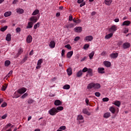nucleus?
<instances>
[{
	"label": "nucleus",
	"mask_w": 131,
	"mask_h": 131,
	"mask_svg": "<svg viewBox=\"0 0 131 131\" xmlns=\"http://www.w3.org/2000/svg\"><path fill=\"white\" fill-rule=\"evenodd\" d=\"M101 88V85L100 84V83H95L94 84V89H95V90H98L99 89H100Z\"/></svg>",
	"instance_id": "obj_20"
},
{
	"label": "nucleus",
	"mask_w": 131,
	"mask_h": 131,
	"mask_svg": "<svg viewBox=\"0 0 131 131\" xmlns=\"http://www.w3.org/2000/svg\"><path fill=\"white\" fill-rule=\"evenodd\" d=\"M73 21L74 22V23H80V22H81L80 19L75 20V19H73Z\"/></svg>",
	"instance_id": "obj_47"
},
{
	"label": "nucleus",
	"mask_w": 131,
	"mask_h": 131,
	"mask_svg": "<svg viewBox=\"0 0 131 131\" xmlns=\"http://www.w3.org/2000/svg\"><path fill=\"white\" fill-rule=\"evenodd\" d=\"M116 30H117V27L115 25H113L108 29V32L113 34Z\"/></svg>",
	"instance_id": "obj_3"
},
{
	"label": "nucleus",
	"mask_w": 131,
	"mask_h": 131,
	"mask_svg": "<svg viewBox=\"0 0 131 131\" xmlns=\"http://www.w3.org/2000/svg\"><path fill=\"white\" fill-rule=\"evenodd\" d=\"M39 19V15L37 16H32L30 18L29 20L31 22H32L33 24H34V23H36V22H37Z\"/></svg>",
	"instance_id": "obj_2"
},
{
	"label": "nucleus",
	"mask_w": 131,
	"mask_h": 131,
	"mask_svg": "<svg viewBox=\"0 0 131 131\" xmlns=\"http://www.w3.org/2000/svg\"><path fill=\"white\" fill-rule=\"evenodd\" d=\"M88 71V74H89L90 76H93V69H89L88 71Z\"/></svg>",
	"instance_id": "obj_29"
},
{
	"label": "nucleus",
	"mask_w": 131,
	"mask_h": 131,
	"mask_svg": "<svg viewBox=\"0 0 131 131\" xmlns=\"http://www.w3.org/2000/svg\"><path fill=\"white\" fill-rule=\"evenodd\" d=\"M56 46V42L54 41H51L49 43V47L51 49H54Z\"/></svg>",
	"instance_id": "obj_15"
},
{
	"label": "nucleus",
	"mask_w": 131,
	"mask_h": 131,
	"mask_svg": "<svg viewBox=\"0 0 131 131\" xmlns=\"http://www.w3.org/2000/svg\"><path fill=\"white\" fill-rule=\"evenodd\" d=\"M33 23L31 21H29L28 23V25L26 27L27 29H30V28H32L33 27Z\"/></svg>",
	"instance_id": "obj_11"
},
{
	"label": "nucleus",
	"mask_w": 131,
	"mask_h": 131,
	"mask_svg": "<svg viewBox=\"0 0 131 131\" xmlns=\"http://www.w3.org/2000/svg\"><path fill=\"white\" fill-rule=\"evenodd\" d=\"M82 113H83V114H86V115H88V116H90L91 115V113H90L86 108H83L82 110Z\"/></svg>",
	"instance_id": "obj_14"
},
{
	"label": "nucleus",
	"mask_w": 131,
	"mask_h": 131,
	"mask_svg": "<svg viewBox=\"0 0 131 131\" xmlns=\"http://www.w3.org/2000/svg\"><path fill=\"white\" fill-rule=\"evenodd\" d=\"M39 13V10L38 9H36L32 14L33 16H35L36 15H37Z\"/></svg>",
	"instance_id": "obj_31"
},
{
	"label": "nucleus",
	"mask_w": 131,
	"mask_h": 131,
	"mask_svg": "<svg viewBox=\"0 0 131 131\" xmlns=\"http://www.w3.org/2000/svg\"><path fill=\"white\" fill-rule=\"evenodd\" d=\"M94 83H90L88 84V85L87 86V89L88 90H92V89H93V88H94Z\"/></svg>",
	"instance_id": "obj_22"
},
{
	"label": "nucleus",
	"mask_w": 131,
	"mask_h": 131,
	"mask_svg": "<svg viewBox=\"0 0 131 131\" xmlns=\"http://www.w3.org/2000/svg\"><path fill=\"white\" fill-rule=\"evenodd\" d=\"M129 24H130V21L129 20H126L123 23L122 25L123 26H128Z\"/></svg>",
	"instance_id": "obj_24"
},
{
	"label": "nucleus",
	"mask_w": 131,
	"mask_h": 131,
	"mask_svg": "<svg viewBox=\"0 0 131 131\" xmlns=\"http://www.w3.org/2000/svg\"><path fill=\"white\" fill-rule=\"evenodd\" d=\"M61 56L63 57V56H65V50H62L61 51Z\"/></svg>",
	"instance_id": "obj_61"
},
{
	"label": "nucleus",
	"mask_w": 131,
	"mask_h": 131,
	"mask_svg": "<svg viewBox=\"0 0 131 131\" xmlns=\"http://www.w3.org/2000/svg\"><path fill=\"white\" fill-rule=\"evenodd\" d=\"M39 25H40V23L38 22L36 24L34 25V29H37L38 27H39Z\"/></svg>",
	"instance_id": "obj_33"
},
{
	"label": "nucleus",
	"mask_w": 131,
	"mask_h": 131,
	"mask_svg": "<svg viewBox=\"0 0 131 131\" xmlns=\"http://www.w3.org/2000/svg\"><path fill=\"white\" fill-rule=\"evenodd\" d=\"M80 39V37L77 36L75 38L74 40L75 41H77L78 40H79Z\"/></svg>",
	"instance_id": "obj_57"
},
{
	"label": "nucleus",
	"mask_w": 131,
	"mask_h": 131,
	"mask_svg": "<svg viewBox=\"0 0 131 131\" xmlns=\"http://www.w3.org/2000/svg\"><path fill=\"white\" fill-rule=\"evenodd\" d=\"M13 74V71H10L9 73L7 75V77H10Z\"/></svg>",
	"instance_id": "obj_44"
},
{
	"label": "nucleus",
	"mask_w": 131,
	"mask_h": 131,
	"mask_svg": "<svg viewBox=\"0 0 131 131\" xmlns=\"http://www.w3.org/2000/svg\"><path fill=\"white\" fill-rule=\"evenodd\" d=\"M74 31L75 32H81L82 31V28L81 27H76L74 29Z\"/></svg>",
	"instance_id": "obj_13"
},
{
	"label": "nucleus",
	"mask_w": 131,
	"mask_h": 131,
	"mask_svg": "<svg viewBox=\"0 0 131 131\" xmlns=\"http://www.w3.org/2000/svg\"><path fill=\"white\" fill-rule=\"evenodd\" d=\"M18 93L20 94V95H22V94H24L26 92V88H23L18 90H17Z\"/></svg>",
	"instance_id": "obj_10"
},
{
	"label": "nucleus",
	"mask_w": 131,
	"mask_h": 131,
	"mask_svg": "<svg viewBox=\"0 0 131 131\" xmlns=\"http://www.w3.org/2000/svg\"><path fill=\"white\" fill-rule=\"evenodd\" d=\"M77 120H83V116L81 115H79L77 116Z\"/></svg>",
	"instance_id": "obj_40"
},
{
	"label": "nucleus",
	"mask_w": 131,
	"mask_h": 131,
	"mask_svg": "<svg viewBox=\"0 0 131 131\" xmlns=\"http://www.w3.org/2000/svg\"><path fill=\"white\" fill-rule=\"evenodd\" d=\"M94 39V37L92 35L86 36L84 38V41H86V42H89L90 41H92Z\"/></svg>",
	"instance_id": "obj_4"
},
{
	"label": "nucleus",
	"mask_w": 131,
	"mask_h": 131,
	"mask_svg": "<svg viewBox=\"0 0 131 131\" xmlns=\"http://www.w3.org/2000/svg\"><path fill=\"white\" fill-rule=\"evenodd\" d=\"M42 63V59H40L37 61V64L38 65H41V66Z\"/></svg>",
	"instance_id": "obj_45"
},
{
	"label": "nucleus",
	"mask_w": 131,
	"mask_h": 131,
	"mask_svg": "<svg viewBox=\"0 0 131 131\" xmlns=\"http://www.w3.org/2000/svg\"><path fill=\"white\" fill-rule=\"evenodd\" d=\"M95 55V52L93 51L89 54V57L90 60H92L93 59V57H94V55Z\"/></svg>",
	"instance_id": "obj_36"
},
{
	"label": "nucleus",
	"mask_w": 131,
	"mask_h": 131,
	"mask_svg": "<svg viewBox=\"0 0 131 131\" xmlns=\"http://www.w3.org/2000/svg\"><path fill=\"white\" fill-rule=\"evenodd\" d=\"M103 64L105 67L109 68V67H111V62L108 61H103Z\"/></svg>",
	"instance_id": "obj_6"
},
{
	"label": "nucleus",
	"mask_w": 131,
	"mask_h": 131,
	"mask_svg": "<svg viewBox=\"0 0 131 131\" xmlns=\"http://www.w3.org/2000/svg\"><path fill=\"white\" fill-rule=\"evenodd\" d=\"M22 53H23V49L21 48H20L18 50V52H17L16 55L15 56V57L17 58V57H19V56H20V55H21V54H22Z\"/></svg>",
	"instance_id": "obj_17"
},
{
	"label": "nucleus",
	"mask_w": 131,
	"mask_h": 131,
	"mask_svg": "<svg viewBox=\"0 0 131 131\" xmlns=\"http://www.w3.org/2000/svg\"><path fill=\"white\" fill-rule=\"evenodd\" d=\"M83 2H84L83 0H78L77 1L78 4H81V3H83Z\"/></svg>",
	"instance_id": "obj_64"
},
{
	"label": "nucleus",
	"mask_w": 131,
	"mask_h": 131,
	"mask_svg": "<svg viewBox=\"0 0 131 131\" xmlns=\"http://www.w3.org/2000/svg\"><path fill=\"white\" fill-rule=\"evenodd\" d=\"M82 75V71H79L77 73V77H80Z\"/></svg>",
	"instance_id": "obj_41"
},
{
	"label": "nucleus",
	"mask_w": 131,
	"mask_h": 131,
	"mask_svg": "<svg viewBox=\"0 0 131 131\" xmlns=\"http://www.w3.org/2000/svg\"><path fill=\"white\" fill-rule=\"evenodd\" d=\"M89 70V69H88V68H84L82 69V72H86V71H88Z\"/></svg>",
	"instance_id": "obj_55"
},
{
	"label": "nucleus",
	"mask_w": 131,
	"mask_h": 131,
	"mask_svg": "<svg viewBox=\"0 0 131 131\" xmlns=\"http://www.w3.org/2000/svg\"><path fill=\"white\" fill-rule=\"evenodd\" d=\"M85 102L86 103V106H89L90 105V100L88 99V98H86Z\"/></svg>",
	"instance_id": "obj_49"
},
{
	"label": "nucleus",
	"mask_w": 131,
	"mask_h": 131,
	"mask_svg": "<svg viewBox=\"0 0 131 131\" xmlns=\"http://www.w3.org/2000/svg\"><path fill=\"white\" fill-rule=\"evenodd\" d=\"M73 55V51H70L67 53V57L70 58Z\"/></svg>",
	"instance_id": "obj_27"
},
{
	"label": "nucleus",
	"mask_w": 131,
	"mask_h": 131,
	"mask_svg": "<svg viewBox=\"0 0 131 131\" xmlns=\"http://www.w3.org/2000/svg\"><path fill=\"white\" fill-rule=\"evenodd\" d=\"M58 112H59V111H58L57 109H56V107H53L49 111L48 113L50 114V115H52V116H54V115H56V114H57Z\"/></svg>",
	"instance_id": "obj_1"
},
{
	"label": "nucleus",
	"mask_w": 131,
	"mask_h": 131,
	"mask_svg": "<svg viewBox=\"0 0 131 131\" xmlns=\"http://www.w3.org/2000/svg\"><path fill=\"white\" fill-rule=\"evenodd\" d=\"M86 59H88V57L85 56L83 58L81 59V62H83V61H86Z\"/></svg>",
	"instance_id": "obj_58"
},
{
	"label": "nucleus",
	"mask_w": 131,
	"mask_h": 131,
	"mask_svg": "<svg viewBox=\"0 0 131 131\" xmlns=\"http://www.w3.org/2000/svg\"><path fill=\"white\" fill-rule=\"evenodd\" d=\"M110 111H111V112L112 113H113V114H114V113H115V111H116L115 108H114L113 106H111L110 108Z\"/></svg>",
	"instance_id": "obj_30"
},
{
	"label": "nucleus",
	"mask_w": 131,
	"mask_h": 131,
	"mask_svg": "<svg viewBox=\"0 0 131 131\" xmlns=\"http://www.w3.org/2000/svg\"><path fill=\"white\" fill-rule=\"evenodd\" d=\"M123 49L126 50V49H128V48L130 47V43L128 42H125L122 45Z\"/></svg>",
	"instance_id": "obj_5"
},
{
	"label": "nucleus",
	"mask_w": 131,
	"mask_h": 131,
	"mask_svg": "<svg viewBox=\"0 0 131 131\" xmlns=\"http://www.w3.org/2000/svg\"><path fill=\"white\" fill-rule=\"evenodd\" d=\"M64 48H66V49H68V50H71V46L69 44L66 45Z\"/></svg>",
	"instance_id": "obj_46"
},
{
	"label": "nucleus",
	"mask_w": 131,
	"mask_h": 131,
	"mask_svg": "<svg viewBox=\"0 0 131 131\" xmlns=\"http://www.w3.org/2000/svg\"><path fill=\"white\" fill-rule=\"evenodd\" d=\"M33 102H34V101L31 99H29L28 100V103L29 104H32V103H33Z\"/></svg>",
	"instance_id": "obj_50"
},
{
	"label": "nucleus",
	"mask_w": 131,
	"mask_h": 131,
	"mask_svg": "<svg viewBox=\"0 0 131 131\" xmlns=\"http://www.w3.org/2000/svg\"><path fill=\"white\" fill-rule=\"evenodd\" d=\"M16 31L17 33H19V32H20V31H21V28H17L16 29Z\"/></svg>",
	"instance_id": "obj_59"
},
{
	"label": "nucleus",
	"mask_w": 131,
	"mask_h": 131,
	"mask_svg": "<svg viewBox=\"0 0 131 131\" xmlns=\"http://www.w3.org/2000/svg\"><path fill=\"white\" fill-rule=\"evenodd\" d=\"M7 87H8V85H7V84H5L4 85L2 86L1 91H3L4 92H5V91H6V90H7Z\"/></svg>",
	"instance_id": "obj_38"
},
{
	"label": "nucleus",
	"mask_w": 131,
	"mask_h": 131,
	"mask_svg": "<svg viewBox=\"0 0 131 131\" xmlns=\"http://www.w3.org/2000/svg\"><path fill=\"white\" fill-rule=\"evenodd\" d=\"M113 104L114 105H115V106H117V107H120V105H121V103L120 102V101H119L118 100H116L115 101H114L113 102Z\"/></svg>",
	"instance_id": "obj_16"
},
{
	"label": "nucleus",
	"mask_w": 131,
	"mask_h": 131,
	"mask_svg": "<svg viewBox=\"0 0 131 131\" xmlns=\"http://www.w3.org/2000/svg\"><path fill=\"white\" fill-rule=\"evenodd\" d=\"M9 127H14V125H12L11 123H8L5 126V129L9 128Z\"/></svg>",
	"instance_id": "obj_32"
},
{
	"label": "nucleus",
	"mask_w": 131,
	"mask_h": 131,
	"mask_svg": "<svg viewBox=\"0 0 131 131\" xmlns=\"http://www.w3.org/2000/svg\"><path fill=\"white\" fill-rule=\"evenodd\" d=\"M54 105L55 106H60L62 105V101H60V100H56L54 101Z\"/></svg>",
	"instance_id": "obj_12"
},
{
	"label": "nucleus",
	"mask_w": 131,
	"mask_h": 131,
	"mask_svg": "<svg viewBox=\"0 0 131 131\" xmlns=\"http://www.w3.org/2000/svg\"><path fill=\"white\" fill-rule=\"evenodd\" d=\"M27 96H28V94H27V93L24 94L23 95H22L21 99H25V98H26V97H27Z\"/></svg>",
	"instance_id": "obj_52"
},
{
	"label": "nucleus",
	"mask_w": 131,
	"mask_h": 131,
	"mask_svg": "<svg viewBox=\"0 0 131 131\" xmlns=\"http://www.w3.org/2000/svg\"><path fill=\"white\" fill-rule=\"evenodd\" d=\"M19 97H20V95H19V92H15L14 94V98H19Z\"/></svg>",
	"instance_id": "obj_37"
},
{
	"label": "nucleus",
	"mask_w": 131,
	"mask_h": 131,
	"mask_svg": "<svg viewBox=\"0 0 131 131\" xmlns=\"http://www.w3.org/2000/svg\"><path fill=\"white\" fill-rule=\"evenodd\" d=\"M7 117H8V114H6L4 115L2 117V119H6Z\"/></svg>",
	"instance_id": "obj_53"
},
{
	"label": "nucleus",
	"mask_w": 131,
	"mask_h": 131,
	"mask_svg": "<svg viewBox=\"0 0 131 131\" xmlns=\"http://www.w3.org/2000/svg\"><path fill=\"white\" fill-rule=\"evenodd\" d=\"M11 39H12V36L11 34L9 33L6 36V40L7 41H11Z\"/></svg>",
	"instance_id": "obj_18"
},
{
	"label": "nucleus",
	"mask_w": 131,
	"mask_h": 131,
	"mask_svg": "<svg viewBox=\"0 0 131 131\" xmlns=\"http://www.w3.org/2000/svg\"><path fill=\"white\" fill-rule=\"evenodd\" d=\"M112 36H113V33H111L106 35L105 36V39H109L110 38H111V37H112Z\"/></svg>",
	"instance_id": "obj_23"
},
{
	"label": "nucleus",
	"mask_w": 131,
	"mask_h": 131,
	"mask_svg": "<svg viewBox=\"0 0 131 131\" xmlns=\"http://www.w3.org/2000/svg\"><path fill=\"white\" fill-rule=\"evenodd\" d=\"M110 116H111V114L109 112L105 113L103 115L104 118H109Z\"/></svg>",
	"instance_id": "obj_21"
},
{
	"label": "nucleus",
	"mask_w": 131,
	"mask_h": 131,
	"mask_svg": "<svg viewBox=\"0 0 131 131\" xmlns=\"http://www.w3.org/2000/svg\"><path fill=\"white\" fill-rule=\"evenodd\" d=\"M102 101L103 102H108V101H109V98L107 97L103 98Z\"/></svg>",
	"instance_id": "obj_51"
},
{
	"label": "nucleus",
	"mask_w": 131,
	"mask_h": 131,
	"mask_svg": "<svg viewBox=\"0 0 131 131\" xmlns=\"http://www.w3.org/2000/svg\"><path fill=\"white\" fill-rule=\"evenodd\" d=\"M67 72L68 73V75H69V76H70L71 75H72V69L71 68H69L67 70Z\"/></svg>",
	"instance_id": "obj_19"
},
{
	"label": "nucleus",
	"mask_w": 131,
	"mask_h": 131,
	"mask_svg": "<svg viewBox=\"0 0 131 131\" xmlns=\"http://www.w3.org/2000/svg\"><path fill=\"white\" fill-rule=\"evenodd\" d=\"M97 70L98 73H101V74L105 73V69L104 68H98Z\"/></svg>",
	"instance_id": "obj_9"
},
{
	"label": "nucleus",
	"mask_w": 131,
	"mask_h": 131,
	"mask_svg": "<svg viewBox=\"0 0 131 131\" xmlns=\"http://www.w3.org/2000/svg\"><path fill=\"white\" fill-rule=\"evenodd\" d=\"M90 48V45L89 44H85L83 47L84 50H88Z\"/></svg>",
	"instance_id": "obj_43"
},
{
	"label": "nucleus",
	"mask_w": 131,
	"mask_h": 131,
	"mask_svg": "<svg viewBox=\"0 0 131 131\" xmlns=\"http://www.w3.org/2000/svg\"><path fill=\"white\" fill-rule=\"evenodd\" d=\"M56 110L57 111H62V110H63L64 107H63V106H58L57 108H56Z\"/></svg>",
	"instance_id": "obj_42"
},
{
	"label": "nucleus",
	"mask_w": 131,
	"mask_h": 131,
	"mask_svg": "<svg viewBox=\"0 0 131 131\" xmlns=\"http://www.w3.org/2000/svg\"><path fill=\"white\" fill-rule=\"evenodd\" d=\"M69 21H72L73 20V17H72V15L69 16Z\"/></svg>",
	"instance_id": "obj_63"
},
{
	"label": "nucleus",
	"mask_w": 131,
	"mask_h": 131,
	"mask_svg": "<svg viewBox=\"0 0 131 131\" xmlns=\"http://www.w3.org/2000/svg\"><path fill=\"white\" fill-rule=\"evenodd\" d=\"M83 6H85V2H83L82 3H80V7L81 8L82 7H83Z\"/></svg>",
	"instance_id": "obj_62"
},
{
	"label": "nucleus",
	"mask_w": 131,
	"mask_h": 131,
	"mask_svg": "<svg viewBox=\"0 0 131 131\" xmlns=\"http://www.w3.org/2000/svg\"><path fill=\"white\" fill-rule=\"evenodd\" d=\"M11 64V61L10 60H6L5 62V66L8 67Z\"/></svg>",
	"instance_id": "obj_34"
},
{
	"label": "nucleus",
	"mask_w": 131,
	"mask_h": 131,
	"mask_svg": "<svg viewBox=\"0 0 131 131\" xmlns=\"http://www.w3.org/2000/svg\"><path fill=\"white\" fill-rule=\"evenodd\" d=\"M67 28H71V27H73V24H71L69 26H66Z\"/></svg>",
	"instance_id": "obj_60"
},
{
	"label": "nucleus",
	"mask_w": 131,
	"mask_h": 131,
	"mask_svg": "<svg viewBox=\"0 0 131 131\" xmlns=\"http://www.w3.org/2000/svg\"><path fill=\"white\" fill-rule=\"evenodd\" d=\"M16 12L18 13V14H23V13H24V10H23V9H21V8H18L16 9Z\"/></svg>",
	"instance_id": "obj_28"
},
{
	"label": "nucleus",
	"mask_w": 131,
	"mask_h": 131,
	"mask_svg": "<svg viewBox=\"0 0 131 131\" xmlns=\"http://www.w3.org/2000/svg\"><path fill=\"white\" fill-rule=\"evenodd\" d=\"M59 129L61 130H65L66 129V126H61L59 127Z\"/></svg>",
	"instance_id": "obj_48"
},
{
	"label": "nucleus",
	"mask_w": 131,
	"mask_h": 131,
	"mask_svg": "<svg viewBox=\"0 0 131 131\" xmlns=\"http://www.w3.org/2000/svg\"><path fill=\"white\" fill-rule=\"evenodd\" d=\"M104 3L107 6H110L112 3V0H105Z\"/></svg>",
	"instance_id": "obj_26"
},
{
	"label": "nucleus",
	"mask_w": 131,
	"mask_h": 131,
	"mask_svg": "<svg viewBox=\"0 0 131 131\" xmlns=\"http://www.w3.org/2000/svg\"><path fill=\"white\" fill-rule=\"evenodd\" d=\"M95 95L96 96V97H100V96H101V94L99 92H96L95 93Z\"/></svg>",
	"instance_id": "obj_56"
},
{
	"label": "nucleus",
	"mask_w": 131,
	"mask_h": 131,
	"mask_svg": "<svg viewBox=\"0 0 131 131\" xmlns=\"http://www.w3.org/2000/svg\"><path fill=\"white\" fill-rule=\"evenodd\" d=\"M110 57L112 59H116V58H117V57H118V54L117 53H112L110 55Z\"/></svg>",
	"instance_id": "obj_8"
},
{
	"label": "nucleus",
	"mask_w": 131,
	"mask_h": 131,
	"mask_svg": "<svg viewBox=\"0 0 131 131\" xmlns=\"http://www.w3.org/2000/svg\"><path fill=\"white\" fill-rule=\"evenodd\" d=\"M12 15V12L11 11H7L4 13V16L5 17H10Z\"/></svg>",
	"instance_id": "obj_25"
},
{
	"label": "nucleus",
	"mask_w": 131,
	"mask_h": 131,
	"mask_svg": "<svg viewBox=\"0 0 131 131\" xmlns=\"http://www.w3.org/2000/svg\"><path fill=\"white\" fill-rule=\"evenodd\" d=\"M8 28V26H5L4 27H3V28H2L0 30L1 31H2V32H4V31H6V30H7Z\"/></svg>",
	"instance_id": "obj_39"
},
{
	"label": "nucleus",
	"mask_w": 131,
	"mask_h": 131,
	"mask_svg": "<svg viewBox=\"0 0 131 131\" xmlns=\"http://www.w3.org/2000/svg\"><path fill=\"white\" fill-rule=\"evenodd\" d=\"M63 90H69L70 89V85L66 84L63 86Z\"/></svg>",
	"instance_id": "obj_35"
},
{
	"label": "nucleus",
	"mask_w": 131,
	"mask_h": 131,
	"mask_svg": "<svg viewBox=\"0 0 131 131\" xmlns=\"http://www.w3.org/2000/svg\"><path fill=\"white\" fill-rule=\"evenodd\" d=\"M7 102H4L2 105H1V107L2 108H4V107H6L7 106Z\"/></svg>",
	"instance_id": "obj_54"
},
{
	"label": "nucleus",
	"mask_w": 131,
	"mask_h": 131,
	"mask_svg": "<svg viewBox=\"0 0 131 131\" xmlns=\"http://www.w3.org/2000/svg\"><path fill=\"white\" fill-rule=\"evenodd\" d=\"M26 41L28 42V43H30L32 42V36L31 35H29L27 38H26Z\"/></svg>",
	"instance_id": "obj_7"
}]
</instances>
